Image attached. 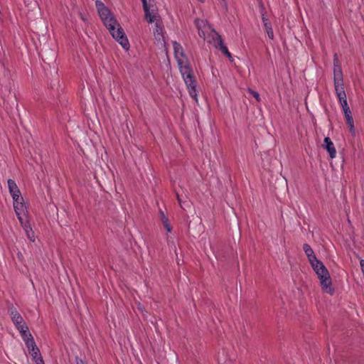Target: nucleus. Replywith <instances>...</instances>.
I'll use <instances>...</instances> for the list:
<instances>
[{
  "label": "nucleus",
  "instance_id": "obj_1",
  "mask_svg": "<svg viewBox=\"0 0 364 364\" xmlns=\"http://www.w3.org/2000/svg\"><path fill=\"white\" fill-rule=\"evenodd\" d=\"M195 25L200 38L206 40L208 43L212 44L216 49L220 50L230 61L233 60L222 36L205 20L196 18Z\"/></svg>",
  "mask_w": 364,
  "mask_h": 364
},
{
  "label": "nucleus",
  "instance_id": "obj_20",
  "mask_svg": "<svg viewBox=\"0 0 364 364\" xmlns=\"http://www.w3.org/2000/svg\"><path fill=\"white\" fill-rule=\"evenodd\" d=\"M15 326L18 330L20 334L23 333V332H26V331L28 330V327L25 322L21 323L20 325Z\"/></svg>",
  "mask_w": 364,
  "mask_h": 364
},
{
  "label": "nucleus",
  "instance_id": "obj_12",
  "mask_svg": "<svg viewBox=\"0 0 364 364\" xmlns=\"http://www.w3.org/2000/svg\"><path fill=\"white\" fill-rule=\"evenodd\" d=\"M10 316L15 326L20 325L24 322L23 317L16 309H11L10 310Z\"/></svg>",
  "mask_w": 364,
  "mask_h": 364
},
{
  "label": "nucleus",
  "instance_id": "obj_17",
  "mask_svg": "<svg viewBox=\"0 0 364 364\" xmlns=\"http://www.w3.org/2000/svg\"><path fill=\"white\" fill-rule=\"evenodd\" d=\"M162 31H163V29H162V27L160 26L159 21H156V28L154 29V34L155 38L157 40H160L161 38L163 37Z\"/></svg>",
  "mask_w": 364,
  "mask_h": 364
},
{
  "label": "nucleus",
  "instance_id": "obj_8",
  "mask_svg": "<svg viewBox=\"0 0 364 364\" xmlns=\"http://www.w3.org/2000/svg\"><path fill=\"white\" fill-rule=\"evenodd\" d=\"M14 208L20 223H23V220H24L23 215H25L26 207L23 203V198L22 196L21 199H16V200H14Z\"/></svg>",
  "mask_w": 364,
  "mask_h": 364
},
{
  "label": "nucleus",
  "instance_id": "obj_26",
  "mask_svg": "<svg viewBox=\"0 0 364 364\" xmlns=\"http://www.w3.org/2000/svg\"><path fill=\"white\" fill-rule=\"evenodd\" d=\"M259 6H260V14L262 15V16H263V14H264V16L266 15V11H265V9L263 6V4L262 2V0L259 1Z\"/></svg>",
  "mask_w": 364,
  "mask_h": 364
},
{
  "label": "nucleus",
  "instance_id": "obj_11",
  "mask_svg": "<svg viewBox=\"0 0 364 364\" xmlns=\"http://www.w3.org/2000/svg\"><path fill=\"white\" fill-rule=\"evenodd\" d=\"M28 352L35 360L36 364H44L43 358L40 353V350L38 347H33V348L28 350Z\"/></svg>",
  "mask_w": 364,
  "mask_h": 364
},
{
  "label": "nucleus",
  "instance_id": "obj_9",
  "mask_svg": "<svg viewBox=\"0 0 364 364\" xmlns=\"http://www.w3.org/2000/svg\"><path fill=\"white\" fill-rule=\"evenodd\" d=\"M7 183L9 193H11L13 200H16V199H21V194L16 182L12 179H9Z\"/></svg>",
  "mask_w": 364,
  "mask_h": 364
},
{
  "label": "nucleus",
  "instance_id": "obj_33",
  "mask_svg": "<svg viewBox=\"0 0 364 364\" xmlns=\"http://www.w3.org/2000/svg\"><path fill=\"white\" fill-rule=\"evenodd\" d=\"M222 1L223 2V4H224L225 7H227V4H226L225 0H222Z\"/></svg>",
  "mask_w": 364,
  "mask_h": 364
},
{
  "label": "nucleus",
  "instance_id": "obj_25",
  "mask_svg": "<svg viewBox=\"0 0 364 364\" xmlns=\"http://www.w3.org/2000/svg\"><path fill=\"white\" fill-rule=\"evenodd\" d=\"M343 113H344V116H348V115H351L352 114L349 106L343 108Z\"/></svg>",
  "mask_w": 364,
  "mask_h": 364
},
{
  "label": "nucleus",
  "instance_id": "obj_3",
  "mask_svg": "<svg viewBox=\"0 0 364 364\" xmlns=\"http://www.w3.org/2000/svg\"><path fill=\"white\" fill-rule=\"evenodd\" d=\"M333 84L335 92L338 98L342 109L348 106L346 94L344 90L343 75L341 66L337 58V55H334L333 59Z\"/></svg>",
  "mask_w": 364,
  "mask_h": 364
},
{
  "label": "nucleus",
  "instance_id": "obj_18",
  "mask_svg": "<svg viewBox=\"0 0 364 364\" xmlns=\"http://www.w3.org/2000/svg\"><path fill=\"white\" fill-rule=\"evenodd\" d=\"M176 197L178 203L182 209L186 210V208L190 207L189 201L187 200H183L178 193H176Z\"/></svg>",
  "mask_w": 364,
  "mask_h": 364
},
{
  "label": "nucleus",
  "instance_id": "obj_6",
  "mask_svg": "<svg viewBox=\"0 0 364 364\" xmlns=\"http://www.w3.org/2000/svg\"><path fill=\"white\" fill-rule=\"evenodd\" d=\"M112 28H110V26H107V28L109 30V33L112 36V37L119 42V43L124 48L129 49V43L128 39L125 36V33L123 31V28L120 26V25L117 23V24L112 23Z\"/></svg>",
  "mask_w": 364,
  "mask_h": 364
},
{
  "label": "nucleus",
  "instance_id": "obj_28",
  "mask_svg": "<svg viewBox=\"0 0 364 364\" xmlns=\"http://www.w3.org/2000/svg\"><path fill=\"white\" fill-rule=\"evenodd\" d=\"M262 20L264 23V26L265 25V23H270L269 19L266 17V16H264V14H263V16H262Z\"/></svg>",
  "mask_w": 364,
  "mask_h": 364
},
{
  "label": "nucleus",
  "instance_id": "obj_14",
  "mask_svg": "<svg viewBox=\"0 0 364 364\" xmlns=\"http://www.w3.org/2000/svg\"><path fill=\"white\" fill-rule=\"evenodd\" d=\"M303 250H304L306 257H308L309 262L312 261L313 259H314L316 257L314 254V250H312V248L311 247V246L309 244H306V243L304 244Z\"/></svg>",
  "mask_w": 364,
  "mask_h": 364
},
{
  "label": "nucleus",
  "instance_id": "obj_7",
  "mask_svg": "<svg viewBox=\"0 0 364 364\" xmlns=\"http://www.w3.org/2000/svg\"><path fill=\"white\" fill-rule=\"evenodd\" d=\"M144 11L145 18L149 23H152L154 21H158L157 18L159 17L157 14L156 6L154 4H152L151 1L149 3L146 2V6L143 7Z\"/></svg>",
  "mask_w": 364,
  "mask_h": 364
},
{
  "label": "nucleus",
  "instance_id": "obj_2",
  "mask_svg": "<svg viewBox=\"0 0 364 364\" xmlns=\"http://www.w3.org/2000/svg\"><path fill=\"white\" fill-rule=\"evenodd\" d=\"M173 46L180 72L186 85H187L189 94L193 98L197 100L196 90V82L195 80L193 70L190 67L189 63L184 55L183 50L181 44L174 41L173 43Z\"/></svg>",
  "mask_w": 364,
  "mask_h": 364
},
{
  "label": "nucleus",
  "instance_id": "obj_10",
  "mask_svg": "<svg viewBox=\"0 0 364 364\" xmlns=\"http://www.w3.org/2000/svg\"><path fill=\"white\" fill-rule=\"evenodd\" d=\"M323 146L328 152L329 156L331 159L336 157V151L334 147L333 143L332 142L331 139L329 137H326L324 139Z\"/></svg>",
  "mask_w": 364,
  "mask_h": 364
},
{
  "label": "nucleus",
  "instance_id": "obj_23",
  "mask_svg": "<svg viewBox=\"0 0 364 364\" xmlns=\"http://www.w3.org/2000/svg\"><path fill=\"white\" fill-rule=\"evenodd\" d=\"M248 92L256 99V100L257 102H260L261 99H260L259 95L257 92H256L250 88H248Z\"/></svg>",
  "mask_w": 364,
  "mask_h": 364
},
{
  "label": "nucleus",
  "instance_id": "obj_27",
  "mask_svg": "<svg viewBox=\"0 0 364 364\" xmlns=\"http://www.w3.org/2000/svg\"><path fill=\"white\" fill-rule=\"evenodd\" d=\"M262 20L264 23V26L265 25V23H270L269 19L266 17V16H264V14H263V16H262Z\"/></svg>",
  "mask_w": 364,
  "mask_h": 364
},
{
  "label": "nucleus",
  "instance_id": "obj_15",
  "mask_svg": "<svg viewBox=\"0 0 364 364\" xmlns=\"http://www.w3.org/2000/svg\"><path fill=\"white\" fill-rule=\"evenodd\" d=\"M346 124L349 127L350 132L353 134H355V129L354 127V121L352 114L348 116H345Z\"/></svg>",
  "mask_w": 364,
  "mask_h": 364
},
{
  "label": "nucleus",
  "instance_id": "obj_22",
  "mask_svg": "<svg viewBox=\"0 0 364 364\" xmlns=\"http://www.w3.org/2000/svg\"><path fill=\"white\" fill-rule=\"evenodd\" d=\"M21 336L24 342L30 340V338H33L31 333L29 332V330L26 331V332H23V333H21Z\"/></svg>",
  "mask_w": 364,
  "mask_h": 364
},
{
  "label": "nucleus",
  "instance_id": "obj_19",
  "mask_svg": "<svg viewBox=\"0 0 364 364\" xmlns=\"http://www.w3.org/2000/svg\"><path fill=\"white\" fill-rule=\"evenodd\" d=\"M264 27V29H265V31H266V32L267 33L268 37L270 39H273L274 38V32H273V29L272 28L271 23H265Z\"/></svg>",
  "mask_w": 364,
  "mask_h": 364
},
{
  "label": "nucleus",
  "instance_id": "obj_34",
  "mask_svg": "<svg viewBox=\"0 0 364 364\" xmlns=\"http://www.w3.org/2000/svg\"><path fill=\"white\" fill-rule=\"evenodd\" d=\"M174 252H175L176 255H177V252H176V249L174 250Z\"/></svg>",
  "mask_w": 364,
  "mask_h": 364
},
{
  "label": "nucleus",
  "instance_id": "obj_29",
  "mask_svg": "<svg viewBox=\"0 0 364 364\" xmlns=\"http://www.w3.org/2000/svg\"><path fill=\"white\" fill-rule=\"evenodd\" d=\"M160 215H161V220H162V223H164V220H168V219L166 217L164 213L162 211V210H160Z\"/></svg>",
  "mask_w": 364,
  "mask_h": 364
},
{
  "label": "nucleus",
  "instance_id": "obj_21",
  "mask_svg": "<svg viewBox=\"0 0 364 364\" xmlns=\"http://www.w3.org/2000/svg\"><path fill=\"white\" fill-rule=\"evenodd\" d=\"M25 344L28 350L33 348V347L36 348L37 346L36 345V343L34 341L33 338H30V340L26 341L25 342Z\"/></svg>",
  "mask_w": 364,
  "mask_h": 364
},
{
  "label": "nucleus",
  "instance_id": "obj_5",
  "mask_svg": "<svg viewBox=\"0 0 364 364\" xmlns=\"http://www.w3.org/2000/svg\"><path fill=\"white\" fill-rule=\"evenodd\" d=\"M315 272L320 280V284L322 290L326 293L333 294L334 289L332 287L331 278L327 268L323 267Z\"/></svg>",
  "mask_w": 364,
  "mask_h": 364
},
{
  "label": "nucleus",
  "instance_id": "obj_16",
  "mask_svg": "<svg viewBox=\"0 0 364 364\" xmlns=\"http://www.w3.org/2000/svg\"><path fill=\"white\" fill-rule=\"evenodd\" d=\"M309 262L314 272L319 270L322 267H325L323 263L321 261L318 260L316 257L312 261H309Z\"/></svg>",
  "mask_w": 364,
  "mask_h": 364
},
{
  "label": "nucleus",
  "instance_id": "obj_4",
  "mask_svg": "<svg viewBox=\"0 0 364 364\" xmlns=\"http://www.w3.org/2000/svg\"><path fill=\"white\" fill-rule=\"evenodd\" d=\"M96 8L97 9V12L100 15V18L103 21L105 26H110V28H112L113 24H117V20L111 14L109 9L105 6L104 3L101 1L97 0L95 2Z\"/></svg>",
  "mask_w": 364,
  "mask_h": 364
},
{
  "label": "nucleus",
  "instance_id": "obj_31",
  "mask_svg": "<svg viewBox=\"0 0 364 364\" xmlns=\"http://www.w3.org/2000/svg\"><path fill=\"white\" fill-rule=\"evenodd\" d=\"M79 14H80V18H81L83 21H87L86 18L82 15V13H80Z\"/></svg>",
  "mask_w": 364,
  "mask_h": 364
},
{
  "label": "nucleus",
  "instance_id": "obj_13",
  "mask_svg": "<svg viewBox=\"0 0 364 364\" xmlns=\"http://www.w3.org/2000/svg\"><path fill=\"white\" fill-rule=\"evenodd\" d=\"M21 224L23 228L24 229L28 239L31 241L34 242L35 241L34 232L33 231L28 221L26 219L23 220V223H21Z\"/></svg>",
  "mask_w": 364,
  "mask_h": 364
},
{
  "label": "nucleus",
  "instance_id": "obj_24",
  "mask_svg": "<svg viewBox=\"0 0 364 364\" xmlns=\"http://www.w3.org/2000/svg\"><path fill=\"white\" fill-rule=\"evenodd\" d=\"M163 224H164V228L166 229V230L168 232H171L172 228H171V225L168 223V220H164Z\"/></svg>",
  "mask_w": 364,
  "mask_h": 364
},
{
  "label": "nucleus",
  "instance_id": "obj_30",
  "mask_svg": "<svg viewBox=\"0 0 364 364\" xmlns=\"http://www.w3.org/2000/svg\"><path fill=\"white\" fill-rule=\"evenodd\" d=\"M76 364H85L83 360L79 358L76 359Z\"/></svg>",
  "mask_w": 364,
  "mask_h": 364
},
{
  "label": "nucleus",
  "instance_id": "obj_32",
  "mask_svg": "<svg viewBox=\"0 0 364 364\" xmlns=\"http://www.w3.org/2000/svg\"><path fill=\"white\" fill-rule=\"evenodd\" d=\"M141 2H142V6L143 7H146V2L147 1L146 0H141Z\"/></svg>",
  "mask_w": 364,
  "mask_h": 364
}]
</instances>
